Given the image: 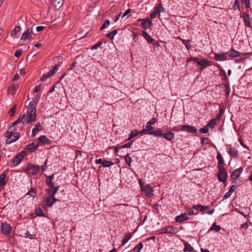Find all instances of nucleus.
I'll return each mask as SVG.
<instances>
[{"instance_id": "nucleus-1", "label": "nucleus", "mask_w": 252, "mask_h": 252, "mask_svg": "<svg viewBox=\"0 0 252 252\" xmlns=\"http://www.w3.org/2000/svg\"><path fill=\"white\" fill-rule=\"evenodd\" d=\"M36 109L28 106L27 111V114H23L20 115L17 121L12 123L13 125L22 123L26 122L28 124H32L36 121Z\"/></svg>"}, {"instance_id": "nucleus-2", "label": "nucleus", "mask_w": 252, "mask_h": 252, "mask_svg": "<svg viewBox=\"0 0 252 252\" xmlns=\"http://www.w3.org/2000/svg\"><path fill=\"white\" fill-rule=\"evenodd\" d=\"M156 123V118L154 117L152 118L151 120L147 123L146 128L143 129V134H150L156 137H159L162 135V131L160 128H158L156 130H152L153 127L152 126V125L155 124Z\"/></svg>"}, {"instance_id": "nucleus-3", "label": "nucleus", "mask_w": 252, "mask_h": 252, "mask_svg": "<svg viewBox=\"0 0 252 252\" xmlns=\"http://www.w3.org/2000/svg\"><path fill=\"white\" fill-rule=\"evenodd\" d=\"M219 172L217 174V177L219 181L225 183L226 181L227 174L225 171L224 167H220L219 169Z\"/></svg>"}, {"instance_id": "nucleus-4", "label": "nucleus", "mask_w": 252, "mask_h": 252, "mask_svg": "<svg viewBox=\"0 0 252 252\" xmlns=\"http://www.w3.org/2000/svg\"><path fill=\"white\" fill-rule=\"evenodd\" d=\"M154 189L153 187L149 184L144 186L143 184V192H144L145 196L148 198H151L154 195Z\"/></svg>"}, {"instance_id": "nucleus-5", "label": "nucleus", "mask_w": 252, "mask_h": 252, "mask_svg": "<svg viewBox=\"0 0 252 252\" xmlns=\"http://www.w3.org/2000/svg\"><path fill=\"white\" fill-rule=\"evenodd\" d=\"M39 166L38 165H34L31 163L28 164L27 167V170L30 174L32 175H37L39 172Z\"/></svg>"}, {"instance_id": "nucleus-6", "label": "nucleus", "mask_w": 252, "mask_h": 252, "mask_svg": "<svg viewBox=\"0 0 252 252\" xmlns=\"http://www.w3.org/2000/svg\"><path fill=\"white\" fill-rule=\"evenodd\" d=\"M25 154L26 152L25 151H22L16 155V156L13 158V166H17L20 163L23 158H24Z\"/></svg>"}, {"instance_id": "nucleus-7", "label": "nucleus", "mask_w": 252, "mask_h": 252, "mask_svg": "<svg viewBox=\"0 0 252 252\" xmlns=\"http://www.w3.org/2000/svg\"><path fill=\"white\" fill-rule=\"evenodd\" d=\"M143 37L149 44H152L153 46H156L158 43L155 40L146 32L143 31Z\"/></svg>"}, {"instance_id": "nucleus-8", "label": "nucleus", "mask_w": 252, "mask_h": 252, "mask_svg": "<svg viewBox=\"0 0 252 252\" xmlns=\"http://www.w3.org/2000/svg\"><path fill=\"white\" fill-rule=\"evenodd\" d=\"M0 229L1 231L3 234L8 235L11 233L12 228L9 224L2 222L0 226Z\"/></svg>"}, {"instance_id": "nucleus-9", "label": "nucleus", "mask_w": 252, "mask_h": 252, "mask_svg": "<svg viewBox=\"0 0 252 252\" xmlns=\"http://www.w3.org/2000/svg\"><path fill=\"white\" fill-rule=\"evenodd\" d=\"M177 228H174L172 226H169L160 230V234H174L177 232Z\"/></svg>"}, {"instance_id": "nucleus-10", "label": "nucleus", "mask_w": 252, "mask_h": 252, "mask_svg": "<svg viewBox=\"0 0 252 252\" xmlns=\"http://www.w3.org/2000/svg\"><path fill=\"white\" fill-rule=\"evenodd\" d=\"M32 28H28L26 31H25L22 35L21 37V39L23 40H26L27 39H30L32 37Z\"/></svg>"}, {"instance_id": "nucleus-11", "label": "nucleus", "mask_w": 252, "mask_h": 252, "mask_svg": "<svg viewBox=\"0 0 252 252\" xmlns=\"http://www.w3.org/2000/svg\"><path fill=\"white\" fill-rule=\"evenodd\" d=\"M164 9L161 4L157 6L154 9V11L151 14L150 17L154 18L158 14V17L160 16V12L164 11Z\"/></svg>"}, {"instance_id": "nucleus-12", "label": "nucleus", "mask_w": 252, "mask_h": 252, "mask_svg": "<svg viewBox=\"0 0 252 252\" xmlns=\"http://www.w3.org/2000/svg\"><path fill=\"white\" fill-rule=\"evenodd\" d=\"M227 152L229 153L230 156L237 158L238 156V151L234 147H232L231 145L227 146Z\"/></svg>"}, {"instance_id": "nucleus-13", "label": "nucleus", "mask_w": 252, "mask_h": 252, "mask_svg": "<svg viewBox=\"0 0 252 252\" xmlns=\"http://www.w3.org/2000/svg\"><path fill=\"white\" fill-rule=\"evenodd\" d=\"M181 130L187 131L190 133H195L197 131V129L193 126L190 125H183L182 126Z\"/></svg>"}, {"instance_id": "nucleus-14", "label": "nucleus", "mask_w": 252, "mask_h": 252, "mask_svg": "<svg viewBox=\"0 0 252 252\" xmlns=\"http://www.w3.org/2000/svg\"><path fill=\"white\" fill-rule=\"evenodd\" d=\"M40 97L41 94H34V96L32 100L30 102L28 106H30L31 107H32L36 109V105L38 102Z\"/></svg>"}, {"instance_id": "nucleus-15", "label": "nucleus", "mask_w": 252, "mask_h": 252, "mask_svg": "<svg viewBox=\"0 0 252 252\" xmlns=\"http://www.w3.org/2000/svg\"><path fill=\"white\" fill-rule=\"evenodd\" d=\"M227 53H215V59L217 61H224L227 60L226 57Z\"/></svg>"}, {"instance_id": "nucleus-16", "label": "nucleus", "mask_w": 252, "mask_h": 252, "mask_svg": "<svg viewBox=\"0 0 252 252\" xmlns=\"http://www.w3.org/2000/svg\"><path fill=\"white\" fill-rule=\"evenodd\" d=\"M189 220V217L188 216L187 213H182L175 218L176 221L180 223Z\"/></svg>"}, {"instance_id": "nucleus-17", "label": "nucleus", "mask_w": 252, "mask_h": 252, "mask_svg": "<svg viewBox=\"0 0 252 252\" xmlns=\"http://www.w3.org/2000/svg\"><path fill=\"white\" fill-rule=\"evenodd\" d=\"M8 178L6 173L3 172L0 175V188L3 187L8 182Z\"/></svg>"}, {"instance_id": "nucleus-18", "label": "nucleus", "mask_w": 252, "mask_h": 252, "mask_svg": "<svg viewBox=\"0 0 252 252\" xmlns=\"http://www.w3.org/2000/svg\"><path fill=\"white\" fill-rule=\"evenodd\" d=\"M57 201V199L52 195L47 196L45 200L46 205L49 207H52Z\"/></svg>"}, {"instance_id": "nucleus-19", "label": "nucleus", "mask_w": 252, "mask_h": 252, "mask_svg": "<svg viewBox=\"0 0 252 252\" xmlns=\"http://www.w3.org/2000/svg\"><path fill=\"white\" fill-rule=\"evenodd\" d=\"M43 126L39 123H37L35 125L34 127L32 129V137H34L36 134L40 131L42 130Z\"/></svg>"}, {"instance_id": "nucleus-20", "label": "nucleus", "mask_w": 252, "mask_h": 252, "mask_svg": "<svg viewBox=\"0 0 252 252\" xmlns=\"http://www.w3.org/2000/svg\"><path fill=\"white\" fill-rule=\"evenodd\" d=\"M19 138V133L18 132H15L12 135L7 138L6 140V143L9 144L12 142L16 141Z\"/></svg>"}, {"instance_id": "nucleus-21", "label": "nucleus", "mask_w": 252, "mask_h": 252, "mask_svg": "<svg viewBox=\"0 0 252 252\" xmlns=\"http://www.w3.org/2000/svg\"><path fill=\"white\" fill-rule=\"evenodd\" d=\"M152 25V22L150 18L143 19V29L148 30L150 29Z\"/></svg>"}, {"instance_id": "nucleus-22", "label": "nucleus", "mask_w": 252, "mask_h": 252, "mask_svg": "<svg viewBox=\"0 0 252 252\" xmlns=\"http://www.w3.org/2000/svg\"><path fill=\"white\" fill-rule=\"evenodd\" d=\"M49 141V139L46 136L42 135L39 137L36 143L38 144V146H39L48 144Z\"/></svg>"}, {"instance_id": "nucleus-23", "label": "nucleus", "mask_w": 252, "mask_h": 252, "mask_svg": "<svg viewBox=\"0 0 252 252\" xmlns=\"http://www.w3.org/2000/svg\"><path fill=\"white\" fill-rule=\"evenodd\" d=\"M38 144L36 143V141L33 142L29 145H28L26 146V149L29 152H33L35 151L37 148L38 147Z\"/></svg>"}, {"instance_id": "nucleus-24", "label": "nucleus", "mask_w": 252, "mask_h": 252, "mask_svg": "<svg viewBox=\"0 0 252 252\" xmlns=\"http://www.w3.org/2000/svg\"><path fill=\"white\" fill-rule=\"evenodd\" d=\"M243 171V169L241 167L236 169L231 174V178L233 179H236Z\"/></svg>"}, {"instance_id": "nucleus-25", "label": "nucleus", "mask_w": 252, "mask_h": 252, "mask_svg": "<svg viewBox=\"0 0 252 252\" xmlns=\"http://www.w3.org/2000/svg\"><path fill=\"white\" fill-rule=\"evenodd\" d=\"M49 188H50L47 190V192L50 194V195H52V196H54V195L56 194L58 192L59 189V186L55 187L54 185L52 187H49Z\"/></svg>"}, {"instance_id": "nucleus-26", "label": "nucleus", "mask_w": 252, "mask_h": 252, "mask_svg": "<svg viewBox=\"0 0 252 252\" xmlns=\"http://www.w3.org/2000/svg\"><path fill=\"white\" fill-rule=\"evenodd\" d=\"M18 83H14L11 86H10L7 90L8 94L12 95L14 94L18 88Z\"/></svg>"}, {"instance_id": "nucleus-27", "label": "nucleus", "mask_w": 252, "mask_h": 252, "mask_svg": "<svg viewBox=\"0 0 252 252\" xmlns=\"http://www.w3.org/2000/svg\"><path fill=\"white\" fill-rule=\"evenodd\" d=\"M243 17L245 24L248 27H250L251 26V23L250 19V16L247 12H243Z\"/></svg>"}, {"instance_id": "nucleus-28", "label": "nucleus", "mask_w": 252, "mask_h": 252, "mask_svg": "<svg viewBox=\"0 0 252 252\" xmlns=\"http://www.w3.org/2000/svg\"><path fill=\"white\" fill-rule=\"evenodd\" d=\"M227 54L229 57L232 58L238 57L240 56V53L233 48L231 49L229 51L227 52Z\"/></svg>"}, {"instance_id": "nucleus-29", "label": "nucleus", "mask_w": 252, "mask_h": 252, "mask_svg": "<svg viewBox=\"0 0 252 252\" xmlns=\"http://www.w3.org/2000/svg\"><path fill=\"white\" fill-rule=\"evenodd\" d=\"M64 0H54L53 4L57 10L60 9L63 4Z\"/></svg>"}, {"instance_id": "nucleus-30", "label": "nucleus", "mask_w": 252, "mask_h": 252, "mask_svg": "<svg viewBox=\"0 0 252 252\" xmlns=\"http://www.w3.org/2000/svg\"><path fill=\"white\" fill-rule=\"evenodd\" d=\"M197 64L203 67V68L205 66H210L211 65V62L206 59L201 60L200 61L197 62Z\"/></svg>"}, {"instance_id": "nucleus-31", "label": "nucleus", "mask_w": 252, "mask_h": 252, "mask_svg": "<svg viewBox=\"0 0 252 252\" xmlns=\"http://www.w3.org/2000/svg\"><path fill=\"white\" fill-rule=\"evenodd\" d=\"M162 136H163L165 139L169 141H171L174 138V134L171 131H169L164 134L162 133Z\"/></svg>"}, {"instance_id": "nucleus-32", "label": "nucleus", "mask_w": 252, "mask_h": 252, "mask_svg": "<svg viewBox=\"0 0 252 252\" xmlns=\"http://www.w3.org/2000/svg\"><path fill=\"white\" fill-rule=\"evenodd\" d=\"M217 158L218 160V169H220V167H224L223 165L224 161L220 153H218L217 156Z\"/></svg>"}, {"instance_id": "nucleus-33", "label": "nucleus", "mask_w": 252, "mask_h": 252, "mask_svg": "<svg viewBox=\"0 0 252 252\" xmlns=\"http://www.w3.org/2000/svg\"><path fill=\"white\" fill-rule=\"evenodd\" d=\"M220 74L222 77V80L225 82H227L228 81L226 72L222 68L220 69Z\"/></svg>"}, {"instance_id": "nucleus-34", "label": "nucleus", "mask_w": 252, "mask_h": 252, "mask_svg": "<svg viewBox=\"0 0 252 252\" xmlns=\"http://www.w3.org/2000/svg\"><path fill=\"white\" fill-rule=\"evenodd\" d=\"M131 235L130 233H128L126 234L122 240V245H125L131 239Z\"/></svg>"}, {"instance_id": "nucleus-35", "label": "nucleus", "mask_w": 252, "mask_h": 252, "mask_svg": "<svg viewBox=\"0 0 252 252\" xmlns=\"http://www.w3.org/2000/svg\"><path fill=\"white\" fill-rule=\"evenodd\" d=\"M20 26H16L14 29L11 31L10 32V36L14 37L16 36L17 34V33L20 31Z\"/></svg>"}, {"instance_id": "nucleus-36", "label": "nucleus", "mask_w": 252, "mask_h": 252, "mask_svg": "<svg viewBox=\"0 0 252 252\" xmlns=\"http://www.w3.org/2000/svg\"><path fill=\"white\" fill-rule=\"evenodd\" d=\"M15 125H12V123L11 124V126H10L8 130L6 132L5 134V136L6 137H9L10 135H12V134H13L14 133H13V129H12V127L14 126Z\"/></svg>"}, {"instance_id": "nucleus-37", "label": "nucleus", "mask_w": 252, "mask_h": 252, "mask_svg": "<svg viewBox=\"0 0 252 252\" xmlns=\"http://www.w3.org/2000/svg\"><path fill=\"white\" fill-rule=\"evenodd\" d=\"M193 250V248L190 246V245L188 243V242H186L185 243V248H184V252H191Z\"/></svg>"}, {"instance_id": "nucleus-38", "label": "nucleus", "mask_w": 252, "mask_h": 252, "mask_svg": "<svg viewBox=\"0 0 252 252\" xmlns=\"http://www.w3.org/2000/svg\"><path fill=\"white\" fill-rule=\"evenodd\" d=\"M117 33V30H114L112 31L111 32L108 33L106 36L107 38H109L110 39H113L114 38L115 35Z\"/></svg>"}, {"instance_id": "nucleus-39", "label": "nucleus", "mask_w": 252, "mask_h": 252, "mask_svg": "<svg viewBox=\"0 0 252 252\" xmlns=\"http://www.w3.org/2000/svg\"><path fill=\"white\" fill-rule=\"evenodd\" d=\"M35 214L39 217H44L45 214L43 212L41 209L38 208L35 210Z\"/></svg>"}, {"instance_id": "nucleus-40", "label": "nucleus", "mask_w": 252, "mask_h": 252, "mask_svg": "<svg viewBox=\"0 0 252 252\" xmlns=\"http://www.w3.org/2000/svg\"><path fill=\"white\" fill-rule=\"evenodd\" d=\"M216 124V119H213L211 120L206 125L208 127L212 128Z\"/></svg>"}, {"instance_id": "nucleus-41", "label": "nucleus", "mask_w": 252, "mask_h": 252, "mask_svg": "<svg viewBox=\"0 0 252 252\" xmlns=\"http://www.w3.org/2000/svg\"><path fill=\"white\" fill-rule=\"evenodd\" d=\"M221 229V227L220 225H217L215 223H213L212 225L210 230H215L216 232H219Z\"/></svg>"}, {"instance_id": "nucleus-42", "label": "nucleus", "mask_w": 252, "mask_h": 252, "mask_svg": "<svg viewBox=\"0 0 252 252\" xmlns=\"http://www.w3.org/2000/svg\"><path fill=\"white\" fill-rule=\"evenodd\" d=\"M114 164V163L112 161L108 160H104L103 162L102 166L104 167H108Z\"/></svg>"}, {"instance_id": "nucleus-43", "label": "nucleus", "mask_w": 252, "mask_h": 252, "mask_svg": "<svg viewBox=\"0 0 252 252\" xmlns=\"http://www.w3.org/2000/svg\"><path fill=\"white\" fill-rule=\"evenodd\" d=\"M142 249V242L136 245L133 250V252H140Z\"/></svg>"}, {"instance_id": "nucleus-44", "label": "nucleus", "mask_w": 252, "mask_h": 252, "mask_svg": "<svg viewBox=\"0 0 252 252\" xmlns=\"http://www.w3.org/2000/svg\"><path fill=\"white\" fill-rule=\"evenodd\" d=\"M138 133H139V132L137 130L131 131L130 132V134L128 138V140H129L131 139L134 138L138 134Z\"/></svg>"}, {"instance_id": "nucleus-45", "label": "nucleus", "mask_w": 252, "mask_h": 252, "mask_svg": "<svg viewBox=\"0 0 252 252\" xmlns=\"http://www.w3.org/2000/svg\"><path fill=\"white\" fill-rule=\"evenodd\" d=\"M125 159L126 162L127 163V164L128 166H130V164H131V163L132 161L131 158L128 155H126L125 157Z\"/></svg>"}, {"instance_id": "nucleus-46", "label": "nucleus", "mask_w": 252, "mask_h": 252, "mask_svg": "<svg viewBox=\"0 0 252 252\" xmlns=\"http://www.w3.org/2000/svg\"><path fill=\"white\" fill-rule=\"evenodd\" d=\"M46 183L47 185L49 187H52L54 185V183H53L52 180L50 179L49 178H48L47 176H46Z\"/></svg>"}, {"instance_id": "nucleus-47", "label": "nucleus", "mask_w": 252, "mask_h": 252, "mask_svg": "<svg viewBox=\"0 0 252 252\" xmlns=\"http://www.w3.org/2000/svg\"><path fill=\"white\" fill-rule=\"evenodd\" d=\"M233 7L235 10L237 9L240 10V4L239 0H235Z\"/></svg>"}, {"instance_id": "nucleus-48", "label": "nucleus", "mask_w": 252, "mask_h": 252, "mask_svg": "<svg viewBox=\"0 0 252 252\" xmlns=\"http://www.w3.org/2000/svg\"><path fill=\"white\" fill-rule=\"evenodd\" d=\"M183 43L185 45V46L187 48V49L189 50L191 47V45L189 40H183Z\"/></svg>"}, {"instance_id": "nucleus-49", "label": "nucleus", "mask_w": 252, "mask_h": 252, "mask_svg": "<svg viewBox=\"0 0 252 252\" xmlns=\"http://www.w3.org/2000/svg\"><path fill=\"white\" fill-rule=\"evenodd\" d=\"M209 209V206L200 205V211L202 214L206 213V211Z\"/></svg>"}, {"instance_id": "nucleus-50", "label": "nucleus", "mask_w": 252, "mask_h": 252, "mask_svg": "<svg viewBox=\"0 0 252 252\" xmlns=\"http://www.w3.org/2000/svg\"><path fill=\"white\" fill-rule=\"evenodd\" d=\"M199 132L201 133H207L209 131V128L207 126L199 129Z\"/></svg>"}, {"instance_id": "nucleus-51", "label": "nucleus", "mask_w": 252, "mask_h": 252, "mask_svg": "<svg viewBox=\"0 0 252 252\" xmlns=\"http://www.w3.org/2000/svg\"><path fill=\"white\" fill-rule=\"evenodd\" d=\"M27 195H30L32 197H34L36 195L35 190L32 188L31 190L26 194Z\"/></svg>"}, {"instance_id": "nucleus-52", "label": "nucleus", "mask_w": 252, "mask_h": 252, "mask_svg": "<svg viewBox=\"0 0 252 252\" xmlns=\"http://www.w3.org/2000/svg\"><path fill=\"white\" fill-rule=\"evenodd\" d=\"M224 110L223 108H220V111L219 112V113H218L217 115V119L219 120L220 119V118L221 117V116L223 115V114H224Z\"/></svg>"}, {"instance_id": "nucleus-53", "label": "nucleus", "mask_w": 252, "mask_h": 252, "mask_svg": "<svg viewBox=\"0 0 252 252\" xmlns=\"http://www.w3.org/2000/svg\"><path fill=\"white\" fill-rule=\"evenodd\" d=\"M110 21L108 19H106L104 21V23L100 28V30H102L104 29L106 27L110 25Z\"/></svg>"}, {"instance_id": "nucleus-54", "label": "nucleus", "mask_w": 252, "mask_h": 252, "mask_svg": "<svg viewBox=\"0 0 252 252\" xmlns=\"http://www.w3.org/2000/svg\"><path fill=\"white\" fill-rule=\"evenodd\" d=\"M102 44V42H98V43H97L96 44L94 45L92 47H91V49L92 50H95V49H97L98 47H100L101 45Z\"/></svg>"}, {"instance_id": "nucleus-55", "label": "nucleus", "mask_w": 252, "mask_h": 252, "mask_svg": "<svg viewBox=\"0 0 252 252\" xmlns=\"http://www.w3.org/2000/svg\"><path fill=\"white\" fill-rule=\"evenodd\" d=\"M242 3L245 4L246 8H248L250 5V0H241Z\"/></svg>"}, {"instance_id": "nucleus-56", "label": "nucleus", "mask_w": 252, "mask_h": 252, "mask_svg": "<svg viewBox=\"0 0 252 252\" xmlns=\"http://www.w3.org/2000/svg\"><path fill=\"white\" fill-rule=\"evenodd\" d=\"M22 53V49L17 50L14 54V56L16 58H19L21 55Z\"/></svg>"}, {"instance_id": "nucleus-57", "label": "nucleus", "mask_w": 252, "mask_h": 252, "mask_svg": "<svg viewBox=\"0 0 252 252\" xmlns=\"http://www.w3.org/2000/svg\"><path fill=\"white\" fill-rule=\"evenodd\" d=\"M15 107H16V105H14L12 108H11L9 111V114H10V116L11 117H12L14 113H15Z\"/></svg>"}, {"instance_id": "nucleus-58", "label": "nucleus", "mask_w": 252, "mask_h": 252, "mask_svg": "<svg viewBox=\"0 0 252 252\" xmlns=\"http://www.w3.org/2000/svg\"><path fill=\"white\" fill-rule=\"evenodd\" d=\"M224 88H225V93L226 95H228L229 94V86L227 84H224Z\"/></svg>"}, {"instance_id": "nucleus-59", "label": "nucleus", "mask_w": 252, "mask_h": 252, "mask_svg": "<svg viewBox=\"0 0 252 252\" xmlns=\"http://www.w3.org/2000/svg\"><path fill=\"white\" fill-rule=\"evenodd\" d=\"M132 142L133 141H131L127 143H126L123 145H122L121 148H129L131 145V144H132Z\"/></svg>"}, {"instance_id": "nucleus-60", "label": "nucleus", "mask_w": 252, "mask_h": 252, "mask_svg": "<svg viewBox=\"0 0 252 252\" xmlns=\"http://www.w3.org/2000/svg\"><path fill=\"white\" fill-rule=\"evenodd\" d=\"M194 211L193 209H192V207L191 208H189L188 210V213H187L188 214V216H191L194 214Z\"/></svg>"}, {"instance_id": "nucleus-61", "label": "nucleus", "mask_w": 252, "mask_h": 252, "mask_svg": "<svg viewBox=\"0 0 252 252\" xmlns=\"http://www.w3.org/2000/svg\"><path fill=\"white\" fill-rule=\"evenodd\" d=\"M236 189V186L233 185L231 186L228 191L232 194L235 190Z\"/></svg>"}, {"instance_id": "nucleus-62", "label": "nucleus", "mask_w": 252, "mask_h": 252, "mask_svg": "<svg viewBox=\"0 0 252 252\" xmlns=\"http://www.w3.org/2000/svg\"><path fill=\"white\" fill-rule=\"evenodd\" d=\"M249 57H245V58H240L238 59H236L235 60V63H241L243 62L245 59L248 58Z\"/></svg>"}, {"instance_id": "nucleus-63", "label": "nucleus", "mask_w": 252, "mask_h": 252, "mask_svg": "<svg viewBox=\"0 0 252 252\" xmlns=\"http://www.w3.org/2000/svg\"><path fill=\"white\" fill-rule=\"evenodd\" d=\"M47 73V76H48V77H51L53 76L55 74V70H51L49 72H48Z\"/></svg>"}, {"instance_id": "nucleus-64", "label": "nucleus", "mask_w": 252, "mask_h": 252, "mask_svg": "<svg viewBox=\"0 0 252 252\" xmlns=\"http://www.w3.org/2000/svg\"><path fill=\"white\" fill-rule=\"evenodd\" d=\"M48 78H50V77H48V76H47V73H46L42 75V76L41 78V80L42 81H45Z\"/></svg>"}]
</instances>
